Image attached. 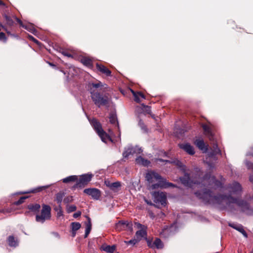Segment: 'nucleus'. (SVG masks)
Instances as JSON below:
<instances>
[{"instance_id":"obj_10","label":"nucleus","mask_w":253,"mask_h":253,"mask_svg":"<svg viewBox=\"0 0 253 253\" xmlns=\"http://www.w3.org/2000/svg\"><path fill=\"white\" fill-rule=\"evenodd\" d=\"M142 152L141 148L138 147H128L123 153V156L124 158H127L129 156L133 155L134 154H140Z\"/></svg>"},{"instance_id":"obj_21","label":"nucleus","mask_w":253,"mask_h":253,"mask_svg":"<svg viewBox=\"0 0 253 253\" xmlns=\"http://www.w3.org/2000/svg\"><path fill=\"white\" fill-rule=\"evenodd\" d=\"M41 206L39 204H30L28 205V209L30 211L37 213L39 211Z\"/></svg>"},{"instance_id":"obj_31","label":"nucleus","mask_w":253,"mask_h":253,"mask_svg":"<svg viewBox=\"0 0 253 253\" xmlns=\"http://www.w3.org/2000/svg\"><path fill=\"white\" fill-rule=\"evenodd\" d=\"M109 122L111 124L115 125L119 128V123L117 120V116L115 114L111 113L109 116Z\"/></svg>"},{"instance_id":"obj_43","label":"nucleus","mask_w":253,"mask_h":253,"mask_svg":"<svg viewBox=\"0 0 253 253\" xmlns=\"http://www.w3.org/2000/svg\"><path fill=\"white\" fill-rule=\"evenodd\" d=\"M0 40H2L4 42H6L7 40V38L6 37L5 34L3 32L0 33Z\"/></svg>"},{"instance_id":"obj_52","label":"nucleus","mask_w":253,"mask_h":253,"mask_svg":"<svg viewBox=\"0 0 253 253\" xmlns=\"http://www.w3.org/2000/svg\"><path fill=\"white\" fill-rule=\"evenodd\" d=\"M87 217V221L90 222V218H89V217Z\"/></svg>"},{"instance_id":"obj_47","label":"nucleus","mask_w":253,"mask_h":253,"mask_svg":"<svg viewBox=\"0 0 253 253\" xmlns=\"http://www.w3.org/2000/svg\"><path fill=\"white\" fill-rule=\"evenodd\" d=\"M158 161L160 162H166V163H170L171 162L169 160H163L162 159H159L158 160Z\"/></svg>"},{"instance_id":"obj_49","label":"nucleus","mask_w":253,"mask_h":253,"mask_svg":"<svg viewBox=\"0 0 253 253\" xmlns=\"http://www.w3.org/2000/svg\"><path fill=\"white\" fill-rule=\"evenodd\" d=\"M167 230H168V229H167V228L164 229L163 230V232H161V233H160L161 235V236H162V235H163V232H166V231H167Z\"/></svg>"},{"instance_id":"obj_48","label":"nucleus","mask_w":253,"mask_h":253,"mask_svg":"<svg viewBox=\"0 0 253 253\" xmlns=\"http://www.w3.org/2000/svg\"><path fill=\"white\" fill-rule=\"evenodd\" d=\"M0 6H3L7 7L6 6V4H5V3L1 0H0Z\"/></svg>"},{"instance_id":"obj_16","label":"nucleus","mask_w":253,"mask_h":253,"mask_svg":"<svg viewBox=\"0 0 253 253\" xmlns=\"http://www.w3.org/2000/svg\"><path fill=\"white\" fill-rule=\"evenodd\" d=\"M179 146L180 148L190 155H193L195 154V150L193 146L189 143H187L185 144H181Z\"/></svg>"},{"instance_id":"obj_19","label":"nucleus","mask_w":253,"mask_h":253,"mask_svg":"<svg viewBox=\"0 0 253 253\" xmlns=\"http://www.w3.org/2000/svg\"><path fill=\"white\" fill-rule=\"evenodd\" d=\"M4 20L5 21V24L7 26L9 27L11 30L14 25V22L12 18L6 14L3 15Z\"/></svg>"},{"instance_id":"obj_40","label":"nucleus","mask_w":253,"mask_h":253,"mask_svg":"<svg viewBox=\"0 0 253 253\" xmlns=\"http://www.w3.org/2000/svg\"><path fill=\"white\" fill-rule=\"evenodd\" d=\"M73 201L72 196H68L65 198L63 200V202L65 204H68L72 202Z\"/></svg>"},{"instance_id":"obj_24","label":"nucleus","mask_w":253,"mask_h":253,"mask_svg":"<svg viewBox=\"0 0 253 253\" xmlns=\"http://www.w3.org/2000/svg\"><path fill=\"white\" fill-rule=\"evenodd\" d=\"M101 249L107 253H113L116 249V246L115 245H103L101 246Z\"/></svg>"},{"instance_id":"obj_54","label":"nucleus","mask_w":253,"mask_h":253,"mask_svg":"<svg viewBox=\"0 0 253 253\" xmlns=\"http://www.w3.org/2000/svg\"><path fill=\"white\" fill-rule=\"evenodd\" d=\"M146 202L148 204H150V205H152L151 203H150V202H148L146 200Z\"/></svg>"},{"instance_id":"obj_33","label":"nucleus","mask_w":253,"mask_h":253,"mask_svg":"<svg viewBox=\"0 0 253 253\" xmlns=\"http://www.w3.org/2000/svg\"><path fill=\"white\" fill-rule=\"evenodd\" d=\"M92 225L91 222H86L85 224L84 238H86L90 232Z\"/></svg>"},{"instance_id":"obj_9","label":"nucleus","mask_w":253,"mask_h":253,"mask_svg":"<svg viewBox=\"0 0 253 253\" xmlns=\"http://www.w3.org/2000/svg\"><path fill=\"white\" fill-rule=\"evenodd\" d=\"M134 227L138 230L136 232L137 239L140 240L143 237H146L147 236V227L140 224L139 222H134Z\"/></svg>"},{"instance_id":"obj_4","label":"nucleus","mask_w":253,"mask_h":253,"mask_svg":"<svg viewBox=\"0 0 253 253\" xmlns=\"http://www.w3.org/2000/svg\"><path fill=\"white\" fill-rule=\"evenodd\" d=\"M179 179L183 185L188 187H192L195 184L200 183V175L194 172H185L184 175Z\"/></svg>"},{"instance_id":"obj_42","label":"nucleus","mask_w":253,"mask_h":253,"mask_svg":"<svg viewBox=\"0 0 253 253\" xmlns=\"http://www.w3.org/2000/svg\"><path fill=\"white\" fill-rule=\"evenodd\" d=\"M221 151L219 149H217V150H215V151H213L212 152H211L209 154V157H213L216 154H220Z\"/></svg>"},{"instance_id":"obj_29","label":"nucleus","mask_w":253,"mask_h":253,"mask_svg":"<svg viewBox=\"0 0 253 253\" xmlns=\"http://www.w3.org/2000/svg\"><path fill=\"white\" fill-rule=\"evenodd\" d=\"M65 196V193L62 191H60L55 195V201L60 206L63 197Z\"/></svg>"},{"instance_id":"obj_46","label":"nucleus","mask_w":253,"mask_h":253,"mask_svg":"<svg viewBox=\"0 0 253 253\" xmlns=\"http://www.w3.org/2000/svg\"><path fill=\"white\" fill-rule=\"evenodd\" d=\"M81 215V212L78 211V212L74 213L73 217L75 218H78V217L80 216Z\"/></svg>"},{"instance_id":"obj_2","label":"nucleus","mask_w":253,"mask_h":253,"mask_svg":"<svg viewBox=\"0 0 253 253\" xmlns=\"http://www.w3.org/2000/svg\"><path fill=\"white\" fill-rule=\"evenodd\" d=\"M101 88L107 89V85L103 84L101 82L97 83H89L88 84V90L90 93L91 99L93 103L98 108L101 107H109L111 101V97L108 92Z\"/></svg>"},{"instance_id":"obj_51","label":"nucleus","mask_w":253,"mask_h":253,"mask_svg":"<svg viewBox=\"0 0 253 253\" xmlns=\"http://www.w3.org/2000/svg\"><path fill=\"white\" fill-rule=\"evenodd\" d=\"M49 65L51 66H52V67H55V65L53 64V63H49Z\"/></svg>"},{"instance_id":"obj_17","label":"nucleus","mask_w":253,"mask_h":253,"mask_svg":"<svg viewBox=\"0 0 253 253\" xmlns=\"http://www.w3.org/2000/svg\"><path fill=\"white\" fill-rule=\"evenodd\" d=\"M96 66L97 69L102 73L105 74L107 76H111V71L104 65L96 63Z\"/></svg>"},{"instance_id":"obj_55","label":"nucleus","mask_w":253,"mask_h":253,"mask_svg":"<svg viewBox=\"0 0 253 253\" xmlns=\"http://www.w3.org/2000/svg\"><path fill=\"white\" fill-rule=\"evenodd\" d=\"M164 154H165V156H167V153H166V152H165V153H164Z\"/></svg>"},{"instance_id":"obj_27","label":"nucleus","mask_w":253,"mask_h":253,"mask_svg":"<svg viewBox=\"0 0 253 253\" xmlns=\"http://www.w3.org/2000/svg\"><path fill=\"white\" fill-rule=\"evenodd\" d=\"M135 161L137 164H141L145 166H148L150 164V162L148 160L144 159L141 156L136 158Z\"/></svg>"},{"instance_id":"obj_15","label":"nucleus","mask_w":253,"mask_h":253,"mask_svg":"<svg viewBox=\"0 0 253 253\" xmlns=\"http://www.w3.org/2000/svg\"><path fill=\"white\" fill-rule=\"evenodd\" d=\"M229 226L241 233L245 238L248 237V234L242 225L237 224L236 222H229Z\"/></svg>"},{"instance_id":"obj_41","label":"nucleus","mask_w":253,"mask_h":253,"mask_svg":"<svg viewBox=\"0 0 253 253\" xmlns=\"http://www.w3.org/2000/svg\"><path fill=\"white\" fill-rule=\"evenodd\" d=\"M12 211L11 209H3L0 210V212L4 214H6L7 213H9Z\"/></svg>"},{"instance_id":"obj_45","label":"nucleus","mask_w":253,"mask_h":253,"mask_svg":"<svg viewBox=\"0 0 253 253\" xmlns=\"http://www.w3.org/2000/svg\"><path fill=\"white\" fill-rule=\"evenodd\" d=\"M26 26H28V29H27V30L33 32L34 31H35V29L34 28L33 26L30 25H26Z\"/></svg>"},{"instance_id":"obj_23","label":"nucleus","mask_w":253,"mask_h":253,"mask_svg":"<svg viewBox=\"0 0 253 253\" xmlns=\"http://www.w3.org/2000/svg\"><path fill=\"white\" fill-rule=\"evenodd\" d=\"M81 62L85 66L92 68L93 67L92 61L88 57H84L81 59Z\"/></svg>"},{"instance_id":"obj_20","label":"nucleus","mask_w":253,"mask_h":253,"mask_svg":"<svg viewBox=\"0 0 253 253\" xmlns=\"http://www.w3.org/2000/svg\"><path fill=\"white\" fill-rule=\"evenodd\" d=\"M97 134L104 142L106 143L107 140L112 141L110 136L103 129H101V131L97 133Z\"/></svg>"},{"instance_id":"obj_14","label":"nucleus","mask_w":253,"mask_h":253,"mask_svg":"<svg viewBox=\"0 0 253 253\" xmlns=\"http://www.w3.org/2000/svg\"><path fill=\"white\" fill-rule=\"evenodd\" d=\"M132 222H117L115 225L116 229L118 230L127 229L130 231H132Z\"/></svg>"},{"instance_id":"obj_22","label":"nucleus","mask_w":253,"mask_h":253,"mask_svg":"<svg viewBox=\"0 0 253 253\" xmlns=\"http://www.w3.org/2000/svg\"><path fill=\"white\" fill-rule=\"evenodd\" d=\"M134 97V100L135 102L139 103L141 100L139 97H141L143 98H145V95L141 92H135L133 90H131Z\"/></svg>"},{"instance_id":"obj_56","label":"nucleus","mask_w":253,"mask_h":253,"mask_svg":"<svg viewBox=\"0 0 253 253\" xmlns=\"http://www.w3.org/2000/svg\"><path fill=\"white\" fill-rule=\"evenodd\" d=\"M119 221L123 222V221H125V220H119Z\"/></svg>"},{"instance_id":"obj_26","label":"nucleus","mask_w":253,"mask_h":253,"mask_svg":"<svg viewBox=\"0 0 253 253\" xmlns=\"http://www.w3.org/2000/svg\"><path fill=\"white\" fill-rule=\"evenodd\" d=\"M149 246L151 247V248L155 247L157 249H162L163 247V244L160 239L157 238L154 241L153 245H149Z\"/></svg>"},{"instance_id":"obj_1","label":"nucleus","mask_w":253,"mask_h":253,"mask_svg":"<svg viewBox=\"0 0 253 253\" xmlns=\"http://www.w3.org/2000/svg\"><path fill=\"white\" fill-rule=\"evenodd\" d=\"M229 195H217L213 196L212 192L205 189L204 191H198L195 195L199 199L203 200L209 204H217L223 206L231 211L240 209L242 211L249 215H253V208H251L249 203L243 200L234 198L231 195L239 194L242 191L241 185L237 182H234L228 186Z\"/></svg>"},{"instance_id":"obj_3","label":"nucleus","mask_w":253,"mask_h":253,"mask_svg":"<svg viewBox=\"0 0 253 253\" xmlns=\"http://www.w3.org/2000/svg\"><path fill=\"white\" fill-rule=\"evenodd\" d=\"M146 180L149 182L150 190L161 188H167L169 187H175V186L172 183L167 182L165 178H163L159 173L154 171H148L145 176Z\"/></svg>"},{"instance_id":"obj_34","label":"nucleus","mask_w":253,"mask_h":253,"mask_svg":"<svg viewBox=\"0 0 253 253\" xmlns=\"http://www.w3.org/2000/svg\"><path fill=\"white\" fill-rule=\"evenodd\" d=\"M141 106H142L141 110L144 113H145L146 114H151V110L150 106H149L147 105H145L144 104H142Z\"/></svg>"},{"instance_id":"obj_30","label":"nucleus","mask_w":253,"mask_h":253,"mask_svg":"<svg viewBox=\"0 0 253 253\" xmlns=\"http://www.w3.org/2000/svg\"><path fill=\"white\" fill-rule=\"evenodd\" d=\"M78 176L77 175H71L63 179L62 181L65 183H68L70 182L77 181Z\"/></svg>"},{"instance_id":"obj_32","label":"nucleus","mask_w":253,"mask_h":253,"mask_svg":"<svg viewBox=\"0 0 253 253\" xmlns=\"http://www.w3.org/2000/svg\"><path fill=\"white\" fill-rule=\"evenodd\" d=\"M8 245L10 247H16L18 245L17 240H16L13 236H10L7 239Z\"/></svg>"},{"instance_id":"obj_12","label":"nucleus","mask_w":253,"mask_h":253,"mask_svg":"<svg viewBox=\"0 0 253 253\" xmlns=\"http://www.w3.org/2000/svg\"><path fill=\"white\" fill-rule=\"evenodd\" d=\"M104 183L110 190L114 192L118 191L121 187V183L119 181L111 182L110 180L107 179L105 180Z\"/></svg>"},{"instance_id":"obj_53","label":"nucleus","mask_w":253,"mask_h":253,"mask_svg":"<svg viewBox=\"0 0 253 253\" xmlns=\"http://www.w3.org/2000/svg\"><path fill=\"white\" fill-rule=\"evenodd\" d=\"M216 182L217 183V185H218V184H221V182L218 181H216Z\"/></svg>"},{"instance_id":"obj_50","label":"nucleus","mask_w":253,"mask_h":253,"mask_svg":"<svg viewBox=\"0 0 253 253\" xmlns=\"http://www.w3.org/2000/svg\"><path fill=\"white\" fill-rule=\"evenodd\" d=\"M252 149L253 150V147L252 148ZM248 155L252 156L253 157V152H250L249 153Z\"/></svg>"},{"instance_id":"obj_38","label":"nucleus","mask_w":253,"mask_h":253,"mask_svg":"<svg viewBox=\"0 0 253 253\" xmlns=\"http://www.w3.org/2000/svg\"><path fill=\"white\" fill-rule=\"evenodd\" d=\"M14 18L16 20V21L17 22V23L19 24V25L21 27L24 28L25 29H28V26L24 25L22 21L20 19H19L18 18H17L16 16L14 17Z\"/></svg>"},{"instance_id":"obj_6","label":"nucleus","mask_w":253,"mask_h":253,"mask_svg":"<svg viewBox=\"0 0 253 253\" xmlns=\"http://www.w3.org/2000/svg\"><path fill=\"white\" fill-rule=\"evenodd\" d=\"M154 202L155 204L165 206L167 204V196L165 193L155 191L152 193Z\"/></svg>"},{"instance_id":"obj_7","label":"nucleus","mask_w":253,"mask_h":253,"mask_svg":"<svg viewBox=\"0 0 253 253\" xmlns=\"http://www.w3.org/2000/svg\"><path fill=\"white\" fill-rule=\"evenodd\" d=\"M201 127L203 129L204 135L209 139L211 141H213L214 140V134L212 129V125L210 122L208 124H202Z\"/></svg>"},{"instance_id":"obj_18","label":"nucleus","mask_w":253,"mask_h":253,"mask_svg":"<svg viewBox=\"0 0 253 253\" xmlns=\"http://www.w3.org/2000/svg\"><path fill=\"white\" fill-rule=\"evenodd\" d=\"M90 123L97 133L101 131V129H103L101 124L97 119H93L90 121Z\"/></svg>"},{"instance_id":"obj_8","label":"nucleus","mask_w":253,"mask_h":253,"mask_svg":"<svg viewBox=\"0 0 253 253\" xmlns=\"http://www.w3.org/2000/svg\"><path fill=\"white\" fill-rule=\"evenodd\" d=\"M51 216V208L49 206L43 205L41 214L36 215V220H49Z\"/></svg>"},{"instance_id":"obj_39","label":"nucleus","mask_w":253,"mask_h":253,"mask_svg":"<svg viewBox=\"0 0 253 253\" xmlns=\"http://www.w3.org/2000/svg\"><path fill=\"white\" fill-rule=\"evenodd\" d=\"M62 54L65 56H67V57H71V58H73V55L71 54L70 52H69L68 51H66V50H65L64 49H62L61 51H60Z\"/></svg>"},{"instance_id":"obj_25","label":"nucleus","mask_w":253,"mask_h":253,"mask_svg":"<svg viewBox=\"0 0 253 253\" xmlns=\"http://www.w3.org/2000/svg\"><path fill=\"white\" fill-rule=\"evenodd\" d=\"M48 187V186H40L37 188H36L35 189H33L31 190L24 192L23 193V194H28V193H36L38 192H40L43 190H45V189L47 188Z\"/></svg>"},{"instance_id":"obj_5","label":"nucleus","mask_w":253,"mask_h":253,"mask_svg":"<svg viewBox=\"0 0 253 253\" xmlns=\"http://www.w3.org/2000/svg\"><path fill=\"white\" fill-rule=\"evenodd\" d=\"M93 177V174L92 173H86L80 175L79 178H78L76 183L73 186V188L82 189L84 188L91 180Z\"/></svg>"},{"instance_id":"obj_35","label":"nucleus","mask_w":253,"mask_h":253,"mask_svg":"<svg viewBox=\"0 0 253 253\" xmlns=\"http://www.w3.org/2000/svg\"><path fill=\"white\" fill-rule=\"evenodd\" d=\"M27 198H28V197H27V196L21 197L20 198V199L18 201L14 202L13 203V205H16V206L20 205L21 204H22L23 203H24V200L26 199H27Z\"/></svg>"},{"instance_id":"obj_28","label":"nucleus","mask_w":253,"mask_h":253,"mask_svg":"<svg viewBox=\"0 0 253 253\" xmlns=\"http://www.w3.org/2000/svg\"><path fill=\"white\" fill-rule=\"evenodd\" d=\"M81 224L79 222H72V236L75 237L76 234V231L81 227Z\"/></svg>"},{"instance_id":"obj_37","label":"nucleus","mask_w":253,"mask_h":253,"mask_svg":"<svg viewBox=\"0 0 253 253\" xmlns=\"http://www.w3.org/2000/svg\"><path fill=\"white\" fill-rule=\"evenodd\" d=\"M139 240L138 239H133L128 241H125V242L127 245H134L136 243H137L139 242Z\"/></svg>"},{"instance_id":"obj_36","label":"nucleus","mask_w":253,"mask_h":253,"mask_svg":"<svg viewBox=\"0 0 253 253\" xmlns=\"http://www.w3.org/2000/svg\"><path fill=\"white\" fill-rule=\"evenodd\" d=\"M77 207L75 205H68L67 206V211L68 213H70L75 211Z\"/></svg>"},{"instance_id":"obj_11","label":"nucleus","mask_w":253,"mask_h":253,"mask_svg":"<svg viewBox=\"0 0 253 253\" xmlns=\"http://www.w3.org/2000/svg\"><path fill=\"white\" fill-rule=\"evenodd\" d=\"M84 193L90 195L95 200H98L101 196L100 191L96 188H87L84 190Z\"/></svg>"},{"instance_id":"obj_13","label":"nucleus","mask_w":253,"mask_h":253,"mask_svg":"<svg viewBox=\"0 0 253 253\" xmlns=\"http://www.w3.org/2000/svg\"><path fill=\"white\" fill-rule=\"evenodd\" d=\"M194 144L202 151L203 153H206L208 152L209 145L206 144L203 139H197L194 141Z\"/></svg>"},{"instance_id":"obj_44","label":"nucleus","mask_w":253,"mask_h":253,"mask_svg":"<svg viewBox=\"0 0 253 253\" xmlns=\"http://www.w3.org/2000/svg\"><path fill=\"white\" fill-rule=\"evenodd\" d=\"M29 38L31 41L34 42L35 43H36L37 44H39V42L37 39H36L34 37H33L32 36H29Z\"/></svg>"}]
</instances>
